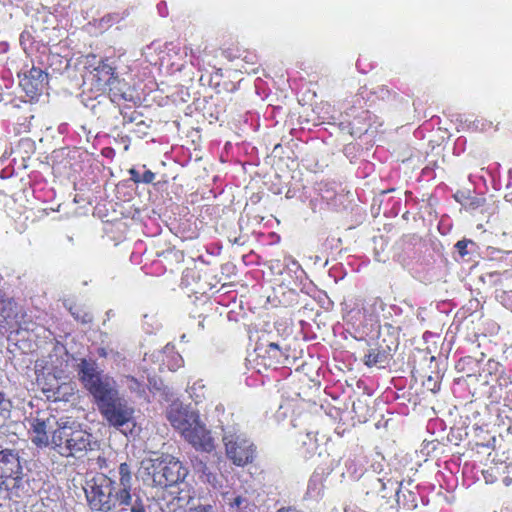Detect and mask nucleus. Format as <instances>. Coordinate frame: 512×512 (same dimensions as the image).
I'll return each instance as SVG.
<instances>
[{"mask_svg": "<svg viewBox=\"0 0 512 512\" xmlns=\"http://www.w3.org/2000/svg\"><path fill=\"white\" fill-rule=\"evenodd\" d=\"M167 419L195 449L207 453L214 450L215 440L197 411L174 401L167 410Z\"/></svg>", "mask_w": 512, "mask_h": 512, "instance_id": "1", "label": "nucleus"}, {"mask_svg": "<svg viewBox=\"0 0 512 512\" xmlns=\"http://www.w3.org/2000/svg\"><path fill=\"white\" fill-rule=\"evenodd\" d=\"M188 470L170 454L152 453L140 462L138 476L148 485L167 487L182 482Z\"/></svg>", "mask_w": 512, "mask_h": 512, "instance_id": "2", "label": "nucleus"}, {"mask_svg": "<svg viewBox=\"0 0 512 512\" xmlns=\"http://www.w3.org/2000/svg\"><path fill=\"white\" fill-rule=\"evenodd\" d=\"M92 445V435L71 418H61L52 431L51 448L63 457H82Z\"/></svg>", "mask_w": 512, "mask_h": 512, "instance_id": "3", "label": "nucleus"}, {"mask_svg": "<svg viewBox=\"0 0 512 512\" xmlns=\"http://www.w3.org/2000/svg\"><path fill=\"white\" fill-rule=\"evenodd\" d=\"M78 375L85 389L93 396L98 409L120 395L116 381L104 374L93 360L81 359Z\"/></svg>", "mask_w": 512, "mask_h": 512, "instance_id": "4", "label": "nucleus"}, {"mask_svg": "<svg viewBox=\"0 0 512 512\" xmlns=\"http://www.w3.org/2000/svg\"><path fill=\"white\" fill-rule=\"evenodd\" d=\"M116 482L104 474H98L85 481L83 490L91 510L110 512L119 505Z\"/></svg>", "mask_w": 512, "mask_h": 512, "instance_id": "5", "label": "nucleus"}, {"mask_svg": "<svg viewBox=\"0 0 512 512\" xmlns=\"http://www.w3.org/2000/svg\"><path fill=\"white\" fill-rule=\"evenodd\" d=\"M223 443L227 457L237 466H244L253 461L255 447L253 443L235 428L224 430Z\"/></svg>", "mask_w": 512, "mask_h": 512, "instance_id": "6", "label": "nucleus"}, {"mask_svg": "<svg viewBox=\"0 0 512 512\" xmlns=\"http://www.w3.org/2000/svg\"><path fill=\"white\" fill-rule=\"evenodd\" d=\"M98 410L110 426L123 433L135 426V409L120 395Z\"/></svg>", "mask_w": 512, "mask_h": 512, "instance_id": "7", "label": "nucleus"}, {"mask_svg": "<svg viewBox=\"0 0 512 512\" xmlns=\"http://www.w3.org/2000/svg\"><path fill=\"white\" fill-rule=\"evenodd\" d=\"M48 74L39 66H24L18 72L19 86L30 100H33L44 89Z\"/></svg>", "mask_w": 512, "mask_h": 512, "instance_id": "8", "label": "nucleus"}, {"mask_svg": "<svg viewBox=\"0 0 512 512\" xmlns=\"http://www.w3.org/2000/svg\"><path fill=\"white\" fill-rule=\"evenodd\" d=\"M58 423L59 420H56L53 416L33 418L30 421V427L35 434L32 441L38 446H51V438H49L48 434L52 435V431L57 428Z\"/></svg>", "mask_w": 512, "mask_h": 512, "instance_id": "9", "label": "nucleus"}, {"mask_svg": "<svg viewBox=\"0 0 512 512\" xmlns=\"http://www.w3.org/2000/svg\"><path fill=\"white\" fill-rule=\"evenodd\" d=\"M22 467L16 452L5 449L0 451V478L11 480L15 484L21 480Z\"/></svg>", "mask_w": 512, "mask_h": 512, "instance_id": "10", "label": "nucleus"}, {"mask_svg": "<svg viewBox=\"0 0 512 512\" xmlns=\"http://www.w3.org/2000/svg\"><path fill=\"white\" fill-rule=\"evenodd\" d=\"M119 482L116 493L119 505H132V473L127 463H121L119 466Z\"/></svg>", "mask_w": 512, "mask_h": 512, "instance_id": "11", "label": "nucleus"}, {"mask_svg": "<svg viewBox=\"0 0 512 512\" xmlns=\"http://www.w3.org/2000/svg\"><path fill=\"white\" fill-rule=\"evenodd\" d=\"M385 359V353H382L377 349H370L369 352L364 356V362L367 366L382 364Z\"/></svg>", "mask_w": 512, "mask_h": 512, "instance_id": "12", "label": "nucleus"}, {"mask_svg": "<svg viewBox=\"0 0 512 512\" xmlns=\"http://www.w3.org/2000/svg\"><path fill=\"white\" fill-rule=\"evenodd\" d=\"M11 402L0 392V427L3 426L9 417Z\"/></svg>", "mask_w": 512, "mask_h": 512, "instance_id": "13", "label": "nucleus"}, {"mask_svg": "<svg viewBox=\"0 0 512 512\" xmlns=\"http://www.w3.org/2000/svg\"><path fill=\"white\" fill-rule=\"evenodd\" d=\"M94 72H95L94 77H98L100 80H102L100 75L105 74V76H107V79H103L104 83L107 85L112 84L111 80H112V76L114 73V68L112 66H106V65L96 66L94 68Z\"/></svg>", "mask_w": 512, "mask_h": 512, "instance_id": "14", "label": "nucleus"}, {"mask_svg": "<svg viewBox=\"0 0 512 512\" xmlns=\"http://www.w3.org/2000/svg\"><path fill=\"white\" fill-rule=\"evenodd\" d=\"M193 467L197 473L201 475V477L205 478V480L209 483H214L216 476L210 472H208V468L202 461H196L193 464Z\"/></svg>", "mask_w": 512, "mask_h": 512, "instance_id": "15", "label": "nucleus"}, {"mask_svg": "<svg viewBox=\"0 0 512 512\" xmlns=\"http://www.w3.org/2000/svg\"><path fill=\"white\" fill-rule=\"evenodd\" d=\"M127 386L133 392H136L139 394H141L143 392L142 384L134 377L127 378Z\"/></svg>", "mask_w": 512, "mask_h": 512, "instance_id": "16", "label": "nucleus"}, {"mask_svg": "<svg viewBox=\"0 0 512 512\" xmlns=\"http://www.w3.org/2000/svg\"><path fill=\"white\" fill-rule=\"evenodd\" d=\"M70 312L75 319L80 320L82 323H88L92 320V316L89 313L84 312L80 314L78 309L74 311L72 307L70 308Z\"/></svg>", "mask_w": 512, "mask_h": 512, "instance_id": "17", "label": "nucleus"}, {"mask_svg": "<svg viewBox=\"0 0 512 512\" xmlns=\"http://www.w3.org/2000/svg\"><path fill=\"white\" fill-rule=\"evenodd\" d=\"M225 500L229 505L237 508H241V505L246 502V499L241 496H237L234 498L225 496Z\"/></svg>", "mask_w": 512, "mask_h": 512, "instance_id": "18", "label": "nucleus"}, {"mask_svg": "<svg viewBox=\"0 0 512 512\" xmlns=\"http://www.w3.org/2000/svg\"><path fill=\"white\" fill-rule=\"evenodd\" d=\"M129 506L131 507V512H145L144 507L139 498L135 500L132 499V505Z\"/></svg>", "mask_w": 512, "mask_h": 512, "instance_id": "19", "label": "nucleus"}, {"mask_svg": "<svg viewBox=\"0 0 512 512\" xmlns=\"http://www.w3.org/2000/svg\"><path fill=\"white\" fill-rule=\"evenodd\" d=\"M154 179L155 174L150 170L145 171L144 174L141 176V182L147 184L152 183Z\"/></svg>", "mask_w": 512, "mask_h": 512, "instance_id": "20", "label": "nucleus"}, {"mask_svg": "<svg viewBox=\"0 0 512 512\" xmlns=\"http://www.w3.org/2000/svg\"><path fill=\"white\" fill-rule=\"evenodd\" d=\"M268 352L274 356V357H277V354L280 352V348H279V345L277 343H269L268 345Z\"/></svg>", "mask_w": 512, "mask_h": 512, "instance_id": "21", "label": "nucleus"}, {"mask_svg": "<svg viewBox=\"0 0 512 512\" xmlns=\"http://www.w3.org/2000/svg\"><path fill=\"white\" fill-rule=\"evenodd\" d=\"M466 246H467V243L465 241H458L455 245L456 249L458 250V252L460 253L461 256H464L467 252H466Z\"/></svg>", "mask_w": 512, "mask_h": 512, "instance_id": "22", "label": "nucleus"}, {"mask_svg": "<svg viewBox=\"0 0 512 512\" xmlns=\"http://www.w3.org/2000/svg\"><path fill=\"white\" fill-rule=\"evenodd\" d=\"M129 173L131 175V180L133 182H135V183L141 182V176H140V174H139V172L137 170L132 168V169L129 170Z\"/></svg>", "mask_w": 512, "mask_h": 512, "instance_id": "23", "label": "nucleus"}, {"mask_svg": "<svg viewBox=\"0 0 512 512\" xmlns=\"http://www.w3.org/2000/svg\"><path fill=\"white\" fill-rule=\"evenodd\" d=\"M191 499H192V496L187 495V496H179L175 500H176L177 504H181V503L188 504Z\"/></svg>", "mask_w": 512, "mask_h": 512, "instance_id": "24", "label": "nucleus"}, {"mask_svg": "<svg viewBox=\"0 0 512 512\" xmlns=\"http://www.w3.org/2000/svg\"><path fill=\"white\" fill-rule=\"evenodd\" d=\"M243 61L246 64H253L255 61V55H253L252 53H246V55L243 58Z\"/></svg>", "mask_w": 512, "mask_h": 512, "instance_id": "25", "label": "nucleus"}, {"mask_svg": "<svg viewBox=\"0 0 512 512\" xmlns=\"http://www.w3.org/2000/svg\"><path fill=\"white\" fill-rule=\"evenodd\" d=\"M192 512H214L211 506H200L195 508Z\"/></svg>", "mask_w": 512, "mask_h": 512, "instance_id": "26", "label": "nucleus"}, {"mask_svg": "<svg viewBox=\"0 0 512 512\" xmlns=\"http://www.w3.org/2000/svg\"><path fill=\"white\" fill-rule=\"evenodd\" d=\"M60 388H61L60 386L56 390H54L53 388H48V389H44V391L53 392V396L57 399L60 397V395H59Z\"/></svg>", "mask_w": 512, "mask_h": 512, "instance_id": "27", "label": "nucleus"}, {"mask_svg": "<svg viewBox=\"0 0 512 512\" xmlns=\"http://www.w3.org/2000/svg\"><path fill=\"white\" fill-rule=\"evenodd\" d=\"M24 40H25V34L22 33L21 36H20V42L22 45H24Z\"/></svg>", "mask_w": 512, "mask_h": 512, "instance_id": "28", "label": "nucleus"}, {"mask_svg": "<svg viewBox=\"0 0 512 512\" xmlns=\"http://www.w3.org/2000/svg\"><path fill=\"white\" fill-rule=\"evenodd\" d=\"M196 385H198L200 388H204V385H202L201 383H195L192 389H195Z\"/></svg>", "mask_w": 512, "mask_h": 512, "instance_id": "29", "label": "nucleus"}, {"mask_svg": "<svg viewBox=\"0 0 512 512\" xmlns=\"http://www.w3.org/2000/svg\"><path fill=\"white\" fill-rule=\"evenodd\" d=\"M195 401H196V402H199V401H200V395H197V396H196Z\"/></svg>", "mask_w": 512, "mask_h": 512, "instance_id": "30", "label": "nucleus"}, {"mask_svg": "<svg viewBox=\"0 0 512 512\" xmlns=\"http://www.w3.org/2000/svg\"><path fill=\"white\" fill-rule=\"evenodd\" d=\"M278 512H290L288 510H279Z\"/></svg>", "mask_w": 512, "mask_h": 512, "instance_id": "31", "label": "nucleus"}]
</instances>
